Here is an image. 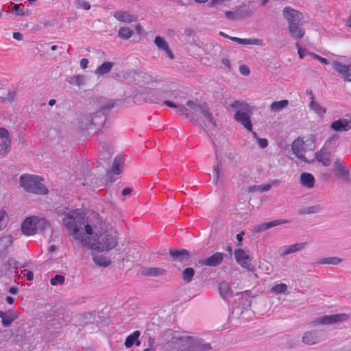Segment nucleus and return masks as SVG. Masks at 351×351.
Returning <instances> with one entry per match:
<instances>
[{"instance_id":"45","label":"nucleus","mask_w":351,"mask_h":351,"mask_svg":"<svg viewBox=\"0 0 351 351\" xmlns=\"http://www.w3.org/2000/svg\"><path fill=\"white\" fill-rule=\"evenodd\" d=\"M339 139V135L334 134L330 136L324 143V148L331 150L333 147L336 146L337 141Z\"/></svg>"},{"instance_id":"59","label":"nucleus","mask_w":351,"mask_h":351,"mask_svg":"<svg viewBox=\"0 0 351 351\" xmlns=\"http://www.w3.org/2000/svg\"><path fill=\"white\" fill-rule=\"evenodd\" d=\"M88 60L87 58H82L80 60V64L82 69H86L88 64Z\"/></svg>"},{"instance_id":"53","label":"nucleus","mask_w":351,"mask_h":351,"mask_svg":"<svg viewBox=\"0 0 351 351\" xmlns=\"http://www.w3.org/2000/svg\"><path fill=\"white\" fill-rule=\"evenodd\" d=\"M230 1L231 0H210L209 5L210 7H217Z\"/></svg>"},{"instance_id":"15","label":"nucleus","mask_w":351,"mask_h":351,"mask_svg":"<svg viewBox=\"0 0 351 351\" xmlns=\"http://www.w3.org/2000/svg\"><path fill=\"white\" fill-rule=\"evenodd\" d=\"M332 66L343 80L351 82V64L346 65L335 61L332 62Z\"/></svg>"},{"instance_id":"46","label":"nucleus","mask_w":351,"mask_h":351,"mask_svg":"<svg viewBox=\"0 0 351 351\" xmlns=\"http://www.w3.org/2000/svg\"><path fill=\"white\" fill-rule=\"evenodd\" d=\"M287 285L285 283H280L272 287L271 291L275 294L286 293L287 291Z\"/></svg>"},{"instance_id":"62","label":"nucleus","mask_w":351,"mask_h":351,"mask_svg":"<svg viewBox=\"0 0 351 351\" xmlns=\"http://www.w3.org/2000/svg\"><path fill=\"white\" fill-rule=\"evenodd\" d=\"M13 38L17 40H23V34L20 32H14L13 34Z\"/></svg>"},{"instance_id":"16","label":"nucleus","mask_w":351,"mask_h":351,"mask_svg":"<svg viewBox=\"0 0 351 351\" xmlns=\"http://www.w3.org/2000/svg\"><path fill=\"white\" fill-rule=\"evenodd\" d=\"M113 16L119 21L124 23H132L138 20V16L129 10H118L114 12Z\"/></svg>"},{"instance_id":"24","label":"nucleus","mask_w":351,"mask_h":351,"mask_svg":"<svg viewBox=\"0 0 351 351\" xmlns=\"http://www.w3.org/2000/svg\"><path fill=\"white\" fill-rule=\"evenodd\" d=\"M307 243H298L291 245L285 246L283 251L281 253V256H285L288 254L295 253L302 251L306 246Z\"/></svg>"},{"instance_id":"13","label":"nucleus","mask_w":351,"mask_h":351,"mask_svg":"<svg viewBox=\"0 0 351 351\" xmlns=\"http://www.w3.org/2000/svg\"><path fill=\"white\" fill-rule=\"evenodd\" d=\"M309 95H311V101L308 105L309 110L315 113L317 117L324 118L327 111L326 108L315 100V95L311 90L309 91Z\"/></svg>"},{"instance_id":"30","label":"nucleus","mask_w":351,"mask_h":351,"mask_svg":"<svg viewBox=\"0 0 351 351\" xmlns=\"http://www.w3.org/2000/svg\"><path fill=\"white\" fill-rule=\"evenodd\" d=\"M288 221H270L269 222H264L260 225L254 227V232H262L267 229L273 228L274 226L283 224Z\"/></svg>"},{"instance_id":"58","label":"nucleus","mask_w":351,"mask_h":351,"mask_svg":"<svg viewBox=\"0 0 351 351\" xmlns=\"http://www.w3.org/2000/svg\"><path fill=\"white\" fill-rule=\"evenodd\" d=\"M225 16H226V18L232 20H235L237 19V14L232 11L226 12Z\"/></svg>"},{"instance_id":"23","label":"nucleus","mask_w":351,"mask_h":351,"mask_svg":"<svg viewBox=\"0 0 351 351\" xmlns=\"http://www.w3.org/2000/svg\"><path fill=\"white\" fill-rule=\"evenodd\" d=\"M230 39L239 45H251L258 46L265 45L264 41L259 38H240L238 37H230Z\"/></svg>"},{"instance_id":"31","label":"nucleus","mask_w":351,"mask_h":351,"mask_svg":"<svg viewBox=\"0 0 351 351\" xmlns=\"http://www.w3.org/2000/svg\"><path fill=\"white\" fill-rule=\"evenodd\" d=\"M143 276L157 277L166 274V270L160 267H147L142 270Z\"/></svg>"},{"instance_id":"18","label":"nucleus","mask_w":351,"mask_h":351,"mask_svg":"<svg viewBox=\"0 0 351 351\" xmlns=\"http://www.w3.org/2000/svg\"><path fill=\"white\" fill-rule=\"evenodd\" d=\"M0 317L1 318L2 326L8 327L19 317V315L14 309H9L5 312L0 311Z\"/></svg>"},{"instance_id":"39","label":"nucleus","mask_w":351,"mask_h":351,"mask_svg":"<svg viewBox=\"0 0 351 351\" xmlns=\"http://www.w3.org/2000/svg\"><path fill=\"white\" fill-rule=\"evenodd\" d=\"M134 34V31L129 27H121L118 31V36L123 39H129Z\"/></svg>"},{"instance_id":"26","label":"nucleus","mask_w":351,"mask_h":351,"mask_svg":"<svg viewBox=\"0 0 351 351\" xmlns=\"http://www.w3.org/2000/svg\"><path fill=\"white\" fill-rule=\"evenodd\" d=\"M315 178L310 173H302L300 176V184L306 189H312L315 186Z\"/></svg>"},{"instance_id":"54","label":"nucleus","mask_w":351,"mask_h":351,"mask_svg":"<svg viewBox=\"0 0 351 351\" xmlns=\"http://www.w3.org/2000/svg\"><path fill=\"white\" fill-rule=\"evenodd\" d=\"M12 10L14 12V14L17 16H24L25 11L23 9H21L20 5L19 4H15Z\"/></svg>"},{"instance_id":"47","label":"nucleus","mask_w":351,"mask_h":351,"mask_svg":"<svg viewBox=\"0 0 351 351\" xmlns=\"http://www.w3.org/2000/svg\"><path fill=\"white\" fill-rule=\"evenodd\" d=\"M213 179L216 183L222 182L221 168L219 163H217L214 167Z\"/></svg>"},{"instance_id":"3","label":"nucleus","mask_w":351,"mask_h":351,"mask_svg":"<svg viewBox=\"0 0 351 351\" xmlns=\"http://www.w3.org/2000/svg\"><path fill=\"white\" fill-rule=\"evenodd\" d=\"M56 217L60 219H97L98 214L84 208L71 210L61 206L56 208Z\"/></svg>"},{"instance_id":"25","label":"nucleus","mask_w":351,"mask_h":351,"mask_svg":"<svg viewBox=\"0 0 351 351\" xmlns=\"http://www.w3.org/2000/svg\"><path fill=\"white\" fill-rule=\"evenodd\" d=\"M330 128L334 131H348L351 126L348 119H339L333 121L330 125Z\"/></svg>"},{"instance_id":"28","label":"nucleus","mask_w":351,"mask_h":351,"mask_svg":"<svg viewBox=\"0 0 351 351\" xmlns=\"http://www.w3.org/2000/svg\"><path fill=\"white\" fill-rule=\"evenodd\" d=\"M169 254L171 257L183 261L189 258V252L185 249L170 248Z\"/></svg>"},{"instance_id":"21","label":"nucleus","mask_w":351,"mask_h":351,"mask_svg":"<svg viewBox=\"0 0 351 351\" xmlns=\"http://www.w3.org/2000/svg\"><path fill=\"white\" fill-rule=\"evenodd\" d=\"M288 29L291 36L295 40L302 38L305 34L304 28L300 26L299 23L289 25Z\"/></svg>"},{"instance_id":"9","label":"nucleus","mask_w":351,"mask_h":351,"mask_svg":"<svg viewBox=\"0 0 351 351\" xmlns=\"http://www.w3.org/2000/svg\"><path fill=\"white\" fill-rule=\"evenodd\" d=\"M348 315L346 314H333L330 315H324L316 318L313 322V326L329 325L337 322L347 320Z\"/></svg>"},{"instance_id":"4","label":"nucleus","mask_w":351,"mask_h":351,"mask_svg":"<svg viewBox=\"0 0 351 351\" xmlns=\"http://www.w3.org/2000/svg\"><path fill=\"white\" fill-rule=\"evenodd\" d=\"M43 179L36 175L24 174L21 176L19 183L26 191L38 195H46L48 190L42 183Z\"/></svg>"},{"instance_id":"52","label":"nucleus","mask_w":351,"mask_h":351,"mask_svg":"<svg viewBox=\"0 0 351 351\" xmlns=\"http://www.w3.org/2000/svg\"><path fill=\"white\" fill-rule=\"evenodd\" d=\"M309 55L314 59L315 60H319L321 63L324 64H329V61L326 59V58H324L316 53H309Z\"/></svg>"},{"instance_id":"8","label":"nucleus","mask_w":351,"mask_h":351,"mask_svg":"<svg viewBox=\"0 0 351 351\" xmlns=\"http://www.w3.org/2000/svg\"><path fill=\"white\" fill-rule=\"evenodd\" d=\"M40 222L43 223V226L41 228L42 230H44L46 228L50 226L49 221H23L21 226L23 234L26 236L36 234L37 230L40 225Z\"/></svg>"},{"instance_id":"20","label":"nucleus","mask_w":351,"mask_h":351,"mask_svg":"<svg viewBox=\"0 0 351 351\" xmlns=\"http://www.w3.org/2000/svg\"><path fill=\"white\" fill-rule=\"evenodd\" d=\"M154 43L156 45L157 48L160 50H162L165 52V55L171 60L173 58V54L171 51L168 43L165 41V40L158 36L154 39Z\"/></svg>"},{"instance_id":"57","label":"nucleus","mask_w":351,"mask_h":351,"mask_svg":"<svg viewBox=\"0 0 351 351\" xmlns=\"http://www.w3.org/2000/svg\"><path fill=\"white\" fill-rule=\"evenodd\" d=\"M256 141L258 146L262 149L267 147L268 145V142L266 138H258Z\"/></svg>"},{"instance_id":"17","label":"nucleus","mask_w":351,"mask_h":351,"mask_svg":"<svg viewBox=\"0 0 351 351\" xmlns=\"http://www.w3.org/2000/svg\"><path fill=\"white\" fill-rule=\"evenodd\" d=\"M304 141L303 138H298L295 139L291 145V149L293 153L301 160L308 162L304 156Z\"/></svg>"},{"instance_id":"6","label":"nucleus","mask_w":351,"mask_h":351,"mask_svg":"<svg viewBox=\"0 0 351 351\" xmlns=\"http://www.w3.org/2000/svg\"><path fill=\"white\" fill-rule=\"evenodd\" d=\"M180 351H206L211 348L209 343L192 337H178Z\"/></svg>"},{"instance_id":"38","label":"nucleus","mask_w":351,"mask_h":351,"mask_svg":"<svg viewBox=\"0 0 351 351\" xmlns=\"http://www.w3.org/2000/svg\"><path fill=\"white\" fill-rule=\"evenodd\" d=\"M343 261L342 258H340L337 256H330V257H326L320 259L317 264H323V265H336L339 263H341Z\"/></svg>"},{"instance_id":"64","label":"nucleus","mask_w":351,"mask_h":351,"mask_svg":"<svg viewBox=\"0 0 351 351\" xmlns=\"http://www.w3.org/2000/svg\"><path fill=\"white\" fill-rule=\"evenodd\" d=\"M135 29L138 34H141L142 33L143 29V27L141 25V24L137 23L135 25Z\"/></svg>"},{"instance_id":"63","label":"nucleus","mask_w":351,"mask_h":351,"mask_svg":"<svg viewBox=\"0 0 351 351\" xmlns=\"http://www.w3.org/2000/svg\"><path fill=\"white\" fill-rule=\"evenodd\" d=\"M8 217V215L7 212L4 209H0V219H4Z\"/></svg>"},{"instance_id":"61","label":"nucleus","mask_w":351,"mask_h":351,"mask_svg":"<svg viewBox=\"0 0 351 351\" xmlns=\"http://www.w3.org/2000/svg\"><path fill=\"white\" fill-rule=\"evenodd\" d=\"M131 192H132V189L127 187V188H125L123 189V191L121 192V195L123 196H127V195H130Z\"/></svg>"},{"instance_id":"29","label":"nucleus","mask_w":351,"mask_h":351,"mask_svg":"<svg viewBox=\"0 0 351 351\" xmlns=\"http://www.w3.org/2000/svg\"><path fill=\"white\" fill-rule=\"evenodd\" d=\"M140 335L141 332L139 330L134 331L132 334L126 337L125 341L124 343L125 346L127 348H131L133 345L139 346L141 345V341H139Z\"/></svg>"},{"instance_id":"22","label":"nucleus","mask_w":351,"mask_h":351,"mask_svg":"<svg viewBox=\"0 0 351 351\" xmlns=\"http://www.w3.org/2000/svg\"><path fill=\"white\" fill-rule=\"evenodd\" d=\"M330 152L331 150L323 147L315 154L316 160L322 162L324 166H329L330 164Z\"/></svg>"},{"instance_id":"44","label":"nucleus","mask_w":351,"mask_h":351,"mask_svg":"<svg viewBox=\"0 0 351 351\" xmlns=\"http://www.w3.org/2000/svg\"><path fill=\"white\" fill-rule=\"evenodd\" d=\"M13 242L12 236L5 235L0 238V246L3 249H8Z\"/></svg>"},{"instance_id":"7","label":"nucleus","mask_w":351,"mask_h":351,"mask_svg":"<svg viewBox=\"0 0 351 351\" xmlns=\"http://www.w3.org/2000/svg\"><path fill=\"white\" fill-rule=\"evenodd\" d=\"M326 339V332L322 330H311L304 332L302 341L306 346L317 344Z\"/></svg>"},{"instance_id":"19","label":"nucleus","mask_w":351,"mask_h":351,"mask_svg":"<svg viewBox=\"0 0 351 351\" xmlns=\"http://www.w3.org/2000/svg\"><path fill=\"white\" fill-rule=\"evenodd\" d=\"M333 168L337 176L343 177L346 180H349V169L346 166L343 165V160L337 158L334 164Z\"/></svg>"},{"instance_id":"33","label":"nucleus","mask_w":351,"mask_h":351,"mask_svg":"<svg viewBox=\"0 0 351 351\" xmlns=\"http://www.w3.org/2000/svg\"><path fill=\"white\" fill-rule=\"evenodd\" d=\"M219 291L223 300H226L233 294L230 285L226 282H221L219 284Z\"/></svg>"},{"instance_id":"49","label":"nucleus","mask_w":351,"mask_h":351,"mask_svg":"<svg viewBox=\"0 0 351 351\" xmlns=\"http://www.w3.org/2000/svg\"><path fill=\"white\" fill-rule=\"evenodd\" d=\"M65 278L62 275L56 274L50 280V284L53 286L62 285L64 282Z\"/></svg>"},{"instance_id":"50","label":"nucleus","mask_w":351,"mask_h":351,"mask_svg":"<svg viewBox=\"0 0 351 351\" xmlns=\"http://www.w3.org/2000/svg\"><path fill=\"white\" fill-rule=\"evenodd\" d=\"M90 121H91V124L97 125L99 123L98 122V119L101 121V123L104 120L103 114L101 112H97L95 114L89 115Z\"/></svg>"},{"instance_id":"11","label":"nucleus","mask_w":351,"mask_h":351,"mask_svg":"<svg viewBox=\"0 0 351 351\" xmlns=\"http://www.w3.org/2000/svg\"><path fill=\"white\" fill-rule=\"evenodd\" d=\"M11 143L8 131L4 128H0V156H5L8 153Z\"/></svg>"},{"instance_id":"40","label":"nucleus","mask_w":351,"mask_h":351,"mask_svg":"<svg viewBox=\"0 0 351 351\" xmlns=\"http://www.w3.org/2000/svg\"><path fill=\"white\" fill-rule=\"evenodd\" d=\"M195 276V270L192 267H187L184 269L182 273V278L186 282H190L193 279Z\"/></svg>"},{"instance_id":"1","label":"nucleus","mask_w":351,"mask_h":351,"mask_svg":"<svg viewBox=\"0 0 351 351\" xmlns=\"http://www.w3.org/2000/svg\"><path fill=\"white\" fill-rule=\"evenodd\" d=\"M64 225L75 240L88 248L108 252L118 243L117 237L108 232L106 221H66Z\"/></svg>"},{"instance_id":"51","label":"nucleus","mask_w":351,"mask_h":351,"mask_svg":"<svg viewBox=\"0 0 351 351\" xmlns=\"http://www.w3.org/2000/svg\"><path fill=\"white\" fill-rule=\"evenodd\" d=\"M7 265L8 266L9 268L14 269V272L16 274L18 273V268L23 267V266L20 265V263L17 261H16V260H14L13 258H10L8 261Z\"/></svg>"},{"instance_id":"43","label":"nucleus","mask_w":351,"mask_h":351,"mask_svg":"<svg viewBox=\"0 0 351 351\" xmlns=\"http://www.w3.org/2000/svg\"><path fill=\"white\" fill-rule=\"evenodd\" d=\"M69 83L77 86H84L86 84V77L82 75H75L71 78Z\"/></svg>"},{"instance_id":"35","label":"nucleus","mask_w":351,"mask_h":351,"mask_svg":"<svg viewBox=\"0 0 351 351\" xmlns=\"http://www.w3.org/2000/svg\"><path fill=\"white\" fill-rule=\"evenodd\" d=\"M113 66L114 63L112 62H104L101 65L97 68L95 73L98 75H105L110 71Z\"/></svg>"},{"instance_id":"10","label":"nucleus","mask_w":351,"mask_h":351,"mask_svg":"<svg viewBox=\"0 0 351 351\" xmlns=\"http://www.w3.org/2000/svg\"><path fill=\"white\" fill-rule=\"evenodd\" d=\"M282 15L288 23V26L300 23L302 19V14L291 7H285L282 10Z\"/></svg>"},{"instance_id":"60","label":"nucleus","mask_w":351,"mask_h":351,"mask_svg":"<svg viewBox=\"0 0 351 351\" xmlns=\"http://www.w3.org/2000/svg\"><path fill=\"white\" fill-rule=\"evenodd\" d=\"M320 210H321V208L319 206H315L310 207L308 208V212L312 213H319L320 211Z\"/></svg>"},{"instance_id":"36","label":"nucleus","mask_w":351,"mask_h":351,"mask_svg":"<svg viewBox=\"0 0 351 351\" xmlns=\"http://www.w3.org/2000/svg\"><path fill=\"white\" fill-rule=\"evenodd\" d=\"M272 185L271 184H265L261 185H253L249 186L247 189L248 192L256 193L260 192L263 193L269 191L271 189Z\"/></svg>"},{"instance_id":"2","label":"nucleus","mask_w":351,"mask_h":351,"mask_svg":"<svg viewBox=\"0 0 351 351\" xmlns=\"http://www.w3.org/2000/svg\"><path fill=\"white\" fill-rule=\"evenodd\" d=\"M186 101L184 94L182 93H175L172 101H165L164 104L176 109V112L186 117H191L192 114L202 115L204 117V124L207 127H215V123L213 116L209 112L208 105L206 103H199L192 100Z\"/></svg>"},{"instance_id":"41","label":"nucleus","mask_w":351,"mask_h":351,"mask_svg":"<svg viewBox=\"0 0 351 351\" xmlns=\"http://www.w3.org/2000/svg\"><path fill=\"white\" fill-rule=\"evenodd\" d=\"M16 96V91L14 90H8L5 96H0V102L12 103L14 101Z\"/></svg>"},{"instance_id":"56","label":"nucleus","mask_w":351,"mask_h":351,"mask_svg":"<svg viewBox=\"0 0 351 351\" xmlns=\"http://www.w3.org/2000/svg\"><path fill=\"white\" fill-rule=\"evenodd\" d=\"M239 71L243 75H248L250 73V69L247 65L241 64L239 66Z\"/></svg>"},{"instance_id":"12","label":"nucleus","mask_w":351,"mask_h":351,"mask_svg":"<svg viewBox=\"0 0 351 351\" xmlns=\"http://www.w3.org/2000/svg\"><path fill=\"white\" fill-rule=\"evenodd\" d=\"M234 254L237 263L240 266L250 271L252 270V269L250 267L251 265V258L243 249H236Z\"/></svg>"},{"instance_id":"48","label":"nucleus","mask_w":351,"mask_h":351,"mask_svg":"<svg viewBox=\"0 0 351 351\" xmlns=\"http://www.w3.org/2000/svg\"><path fill=\"white\" fill-rule=\"evenodd\" d=\"M73 3L77 9L89 10L91 8L90 3L86 0H74Z\"/></svg>"},{"instance_id":"37","label":"nucleus","mask_w":351,"mask_h":351,"mask_svg":"<svg viewBox=\"0 0 351 351\" xmlns=\"http://www.w3.org/2000/svg\"><path fill=\"white\" fill-rule=\"evenodd\" d=\"M289 104V101L284 99L278 101H274L270 105V110L272 112H278L285 108Z\"/></svg>"},{"instance_id":"34","label":"nucleus","mask_w":351,"mask_h":351,"mask_svg":"<svg viewBox=\"0 0 351 351\" xmlns=\"http://www.w3.org/2000/svg\"><path fill=\"white\" fill-rule=\"evenodd\" d=\"M93 259L95 262V263L99 267H108L111 261L110 258L100 254H93Z\"/></svg>"},{"instance_id":"42","label":"nucleus","mask_w":351,"mask_h":351,"mask_svg":"<svg viewBox=\"0 0 351 351\" xmlns=\"http://www.w3.org/2000/svg\"><path fill=\"white\" fill-rule=\"evenodd\" d=\"M122 169V160L119 156L115 157L112 166V171L115 175H119Z\"/></svg>"},{"instance_id":"5","label":"nucleus","mask_w":351,"mask_h":351,"mask_svg":"<svg viewBox=\"0 0 351 351\" xmlns=\"http://www.w3.org/2000/svg\"><path fill=\"white\" fill-rule=\"evenodd\" d=\"M230 107L237 109L234 119L241 123L247 131H252V124L250 118V106L243 101H234Z\"/></svg>"},{"instance_id":"27","label":"nucleus","mask_w":351,"mask_h":351,"mask_svg":"<svg viewBox=\"0 0 351 351\" xmlns=\"http://www.w3.org/2000/svg\"><path fill=\"white\" fill-rule=\"evenodd\" d=\"M13 340L12 343H16L21 346L26 339V332L23 327H19L14 332L12 333Z\"/></svg>"},{"instance_id":"14","label":"nucleus","mask_w":351,"mask_h":351,"mask_svg":"<svg viewBox=\"0 0 351 351\" xmlns=\"http://www.w3.org/2000/svg\"><path fill=\"white\" fill-rule=\"evenodd\" d=\"M223 258L224 254L223 253L215 252L206 258L199 259L198 263L200 266L217 267L223 262Z\"/></svg>"},{"instance_id":"32","label":"nucleus","mask_w":351,"mask_h":351,"mask_svg":"<svg viewBox=\"0 0 351 351\" xmlns=\"http://www.w3.org/2000/svg\"><path fill=\"white\" fill-rule=\"evenodd\" d=\"M162 351H180L178 337H173L169 341L162 345Z\"/></svg>"},{"instance_id":"55","label":"nucleus","mask_w":351,"mask_h":351,"mask_svg":"<svg viewBox=\"0 0 351 351\" xmlns=\"http://www.w3.org/2000/svg\"><path fill=\"white\" fill-rule=\"evenodd\" d=\"M296 47L298 49V53L299 55V57L302 59L308 53L306 49H304L302 47V46L299 44H296Z\"/></svg>"}]
</instances>
